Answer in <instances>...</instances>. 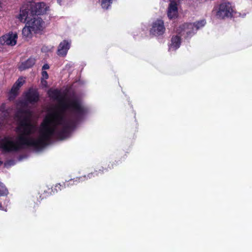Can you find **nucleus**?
<instances>
[{
    "label": "nucleus",
    "instance_id": "obj_27",
    "mask_svg": "<svg viewBox=\"0 0 252 252\" xmlns=\"http://www.w3.org/2000/svg\"><path fill=\"white\" fill-rule=\"evenodd\" d=\"M3 208L1 203L0 202V210H2Z\"/></svg>",
    "mask_w": 252,
    "mask_h": 252
},
{
    "label": "nucleus",
    "instance_id": "obj_1",
    "mask_svg": "<svg viewBox=\"0 0 252 252\" xmlns=\"http://www.w3.org/2000/svg\"><path fill=\"white\" fill-rule=\"evenodd\" d=\"M32 112L30 109H19L15 114L17 122L16 132L18 133L16 142L7 139L0 141V148L5 152H16L24 148V146L32 147L41 149L47 145L51 137L56 136V127L53 125V120L46 117L41 125L39 136L37 139L30 136L35 132V126L32 122Z\"/></svg>",
    "mask_w": 252,
    "mask_h": 252
},
{
    "label": "nucleus",
    "instance_id": "obj_28",
    "mask_svg": "<svg viewBox=\"0 0 252 252\" xmlns=\"http://www.w3.org/2000/svg\"><path fill=\"white\" fill-rule=\"evenodd\" d=\"M3 162L0 160V165L2 164Z\"/></svg>",
    "mask_w": 252,
    "mask_h": 252
},
{
    "label": "nucleus",
    "instance_id": "obj_12",
    "mask_svg": "<svg viewBox=\"0 0 252 252\" xmlns=\"http://www.w3.org/2000/svg\"><path fill=\"white\" fill-rule=\"evenodd\" d=\"M71 42L66 40L62 41L59 45L57 54L59 56L64 57L70 47Z\"/></svg>",
    "mask_w": 252,
    "mask_h": 252
},
{
    "label": "nucleus",
    "instance_id": "obj_4",
    "mask_svg": "<svg viewBox=\"0 0 252 252\" xmlns=\"http://www.w3.org/2000/svg\"><path fill=\"white\" fill-rule=\"evenodd\" d=\"M233 12L231 3L229 2H223L219 5L216 16L220 19H224L232 17Z\"/></svg>",
    "mask_w": 252,
    "mask_h": 252
},
{
    "label": "nucleus",
    "instance_id": "obj_11",
    "mask_svg": "<svg viewBox=\"0 0 252 252\" xmlns=\"http://www.w3.org/2000/svg\"><path fill=\"white\" fill-rule=\"evenodd\" d=\"M18 35L16 33H9L0 38V42L1 44L13 46L16 44Z\"/></svg>",
    "mask_w": 252,
    "mask_h": 252
},
{
    "label": "nucleus",
    "instance_id": "obj_2",
    "mask_svg": "<svg viewBox=\"0 0 252 252\" xmlns=\"http://www.w3.org/2000/svg\"><path fill=\"white\" fill-rule=\"evenodd\" d=\"M47 94L49 97L59 102L60 107L63 111L68 110L73 113L77 120L84 115L86 109L82 105L80 100L77 98L68 99L67 102H65V98L63 95L61 91L57 89H50L48 90Z\"/></svg>",
    "mask_w": 252,
    "mask_h": 252
},
{
    "label": "nucleus",
    "instance_id": "obj_20",
    "mask_svg": "<svg viewBox=\"0 0 252 252\" xmlns=\"http://www.w3.org/2000/svg\"><path fill=\"white\" fill-rule=\"evenodd\" d=\"M8 194V191L5 186L0 182V196H6Z\"/></svg>",
    "mask_w": 252,
    "mask_h": 252
},
{
    "label": "nucleus",
    "instance_id": "obj_17",
    "mask_svg": "<svg viewBox=\"0 0 252 252\" xmlns=\"http://www.w3.org/2000/svg\"><path fill=\"white\" fill-rule=\"evenodd\" d=\"M35 63V60L34 58H30L26 61L22 63L19 68L20 70H25L32 67Z\"/></svg>",
    "mask_w": 252,
    "mask_h": 252
},
{
    "label": "nucleus",
    "instance_id": "obj_21",
    "mask_svg": "<svg viewBox=\"0 0 252 252\" xmlns=\"http://www.w3.org/2000/svg\"><path fill=\"white\" fill-rule=\"evenodd\" d=\"M82 178H84L85 179L86 178L88 179L89 178L87 176V177L86 176H84L83 177H80L78 179L76 178V179H71L69 181H68V182L66 184V187H68L69 185H76L78 182H79V180H80Z\"/></svg>",
    "mask_w": 252,
    "mask_h": 252
},
{
    "label": "nucleus",
    "instance_id": "obj_18",
    "mask_svg": "<svg viewBox=\"0 0 252 252\" xmlns=\"http://www.w3.org/2000/svg\"><path fill=\"white\" fill-rule=\"evenodd\" d=\"M32 29L30 26H25L22 30L23 36L25 38H31L32 36Z\"/></svg>",
    "mask_w": 252,
    "mask_h": 252
},
{
    "label": "nucleus",
    "instance_id": "obj_23",
    "mask_svg": "<svg viewBox=\"0 0 252 252\" xmlns=\"http://www.w3.org/2000/svg\"><path fill=\"white\" fill-rule=\"evenodd\" d=\"M66 188V183H63V184H57L55 187V190L56 191H60Z\"/></svg>",
    "mask_w": 252,
    "mask_h": 252
},
{
    "label": "nucleus",
    "instance_id": "obj_15",
    "mask_svg": "<svg viewBox=\"0 0 252 252\" xmlns=\"http://www.w3.org/2000/svg\"><path fill=\"white\" fill-rule=\"evenodd\" d=\"M170 1L167 15L169 18L171 19L177 17L178 7L177 2L175 0H170Z\"/></svg>",
    "mask_w": 252,
    "mask_h": 252
},
{
    "label": "nucleus",
    "instance_id": "obj_24",
    "mask_svg": "<svg viewBox=\"0 0 252 252\" xmlns=\"http://www.w3.org/2000/svg\"><path fill=\"white\" fill-rule=\"evenodd\" d=\"M41 51L44 53H47L51 51V48L46 46H42L41 48Z\"/></svg>",
    "mask_w": 252,
    "mask_h": 252
},
{
    "label": "nucleus",
    "instance_id": "obj_5",
    "mask_svg": "<svg viewBox=\"0 0 252 252\" xmlns=\"http://www.w3.org/2000/svg\"><path fill=\"white\" fill-rule=\"evenodd\" d=\"M25 99L26 102L21 101V106L23 107L27 106V102L31 104L37 103L39 100V94L37 89L32 87L30 88L24 93Z\"/></svg>",
    "mask_w": 252,
    "mask_h": 252
},
{
    "label": "nucleus",
    "instance_id": "obj_9",
    "mask_svg": "<svg viewBox=\"0 0 252 252\" xmlns=\"http://www.w3.org/2000/svg\"><path fill=\"white\" fill-rule=\"evenodd\" d=\"M165 31L164 22L161 19H157L152 24L150 30V33L155 36L162 35Z\"/></svg>",
    "mask_w": 252,
    "mask_h": 252
},
{
    "label": "nucleus",
    "instance_id": "obj_26",
    "mask_svg": "<svg viewBox=\"0 0 252 252\" xmlns=\"http://www.w3.org/2000/svg\"><path fill=\"white\" fill-rule=\"evenodd\" d=\"M49 68V65L47 63L44 64L42 67V70L48 69Z\"/></svg>",
    "mask_w": 252,
    "mask_h": 252
},
{
    "label": "nucleus",
    "instance_id": "obj_22",
    "mask_svg": "<svg viewBox=\"0 0 252 252\" xmlns=\"http://www.w3.org/2000/svg\"><path fill=\"white\" fill-rule=\"evenodd\" d=\"M205 20H201L200 21H198L194 23H192L194 25V28H195L196 31L199 29L200 28L204 27L206 24Z\"/></svg>",
    "mask_w": 252,
    "mask_h": 252
},
{
    "label": "nucleus",
    "instance_id": "obj_3",
    "mask_svg": "<svg viewBox=\"0 0 252 252\" xmlns=\"http://www.w3.org/2000/svg\"><path fill=\"white\" fill-rule=\"evenodd\" d=\"M47 7L44 2H28L20 9L18 18L21 22L29 21L33 16L44 14Z\"/></svg>",
    "mask_w": 252,
    "mask_h": 252
},
{
    "label": "nucleus",
    "instance_id": "obj_13",
    "mask_svg": "<svg viewBox=\"0 0 252 252\" xmlns=\"http://www.w3.org/2000/svg\"><path fill=\"white\" fill-rule=\"evenodd\" d=\"M115 162H110L108 165V167L106 168L101 167L100 169L97 170H94V172H91L87 175L88 177L91 179L95 176H98L101 175L104 172V171H108L109 170L113 169L115 165H116Z\"/></svg>",
    "mask_w": 252,
    "mask_h": 252
},
{
    "label": "nucleus",
    "instance_id": "obj_16",
    "mask_svg": "<svg viewBox=\"0 0 252 252\" xmlns=\"http://www.w3.org/2000/svg\"><path fill=\"white\" fill-rule=\"evenodd\" d=\"M181 35H173L171 39V43L169 45V50H176L178 49L181 44Z\"/></svg>",
    "mask_w": 252,
    "mask_h": 252
},
{
    "label": "nucleus",
    "instance_id": "obj_25",
    "mask_svg": "<svg viewBox=\"0 0 252 252\" xmlns=\"http://www.w3.org/2000/svg\"><path fill=\"white\" fill-rule=\"evenodd\" d=\"M42 76L43 78L45 79H47L49 77L48 73L45 70H43L42 71Z\"/></svg>",
    "mask_w": 252,
    "mask_h": 252
},
{
    "label": "nucleus",
    "instance_id": "obj_19",
    "mask_svg": "<svg viewBox=\"0 0 252 252\" xmlns=\"http://www.w3.org/2000/svg\"><path fill=\"white\" fill-rule=\"evenodd\" d=\"M114 0H100L101 6L102 8L107 9L111 5Z\"/></svg>",
    "mask_w": 252,
    "mask_h": 252
},
{
    "label": "nucleus",
    "instance_id": "obj_8",
    "mask_svg": "<svg viewBox=\"0 0 252 252\" xmlns=\"http://www.w3.org/2000/svg\"><path fill=\"white\" fill-rule=\"evenodd\" d=\"M74 119V122H72L71 123H67L64 125H62L63 126L62 128L60 130H57L56 132V136L60 140H63L67 137L70 133L71 129L75 126V123L76 122L79 121L83 118V116L80 119L77 120L74 117V115L72 113Z\"/></svg>",
    "mask_w": 252,
    "mask_h": 252
},
{
    "label": "nucleus",
    "instance_id": "obj_7",
    "mask_svg": "<svg viewBox=\"0 0 252 252\" xmlns=\"http://www.w3.org/2000/svg\"><path fill=\"white\" fill-rule=\"evenodd\" d=\"M65 110H63L61 107H60V110L56 111L51 113L46 117H50L53 120V124L55 125H63L67 123H71L74 122L72 120H67L64 115L63 113Z\"/></svg>",
    "mask_w": 252,
    "mask_h": 252
},
{
    "label": "nucleus",
    "instance_id": "obj_6",
    "mask_svg": "<svg viewBox=\"0 0 252 252\" xmlns=\"http://www.w3.org/2000/svg\"><path fill=\"white\" fill-rule=\"evenodd\" d=\"M196 30L192 23H186L180 25L176 30L178 34L184 35L186 34L185 38H190L196 32Z\"/></svg>",
    "mask_w": 252,
    "mask_h": 252
},
{
    "label": "nucleus",
    "instance_id": "obj_10",
    "mask_svg": "<svg viewBox=\"0 0 252 252\" xmlns=\"http://www.w3.org/2000/svg\"><path fill=\"white\" fill-rule=\"evenodd\" d=\"M25 22H26L30 26L32 31L34 33H38L43 30L44 22L41 18H32L31 17V19L29 22L25 21Z\"/></svg>",
    "mask_w": 252,
    "mask_h": 252
},
{
    "label": "nucleus",
    "instance_id": "obj_29",
    "mask_svg": "<svg viewBox=\"0 0 252 252\" xmlns=\"http://www.w3.org/2000/svg\"><path fill=\"white\" fill-rule=\"evenodd\" d=\"M1 4V3L0 2V5Z\"/></svg>",
    "mask_w": 252,
    "mask_h": 252
},
{
    "label": "nucleus",
    "instance_id": "obj_14",
    "mask_svg": "<svg viewBox=\"0 0 252 252\" xmlns=\"http://www.w3.org/2000/svg\"><path fill=\"white\" fill-rule=\"evenodd\" d=\"M25 83V80L24 77H20L13 84L10 90V94L15 98L18 94V91L20 88Z\"/></svg>",
    "mask_w": 252,
    "mask_h": 252
}]
</instances>
